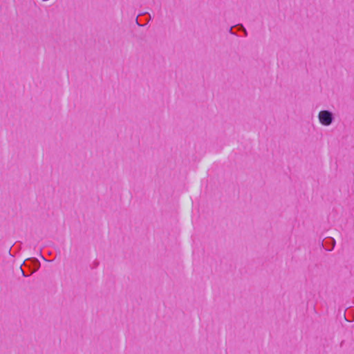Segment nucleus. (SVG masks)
<instances>
[{
    "instance_id": "obj_2",
    "label": "nucleus",
    "mask_w": 354,
    "mask_h": 354,
    "mask_svg": "<svg viewBox=\"0 0 354 354\" xmlns=\"http://www.w3.org/2000/svg\"><path fill=\"white\" fill-rule=\"evenodd\" d=\"M241 28L243 30L245 35L246 36L248 35L246 30L243 26Z\"/></svg>"
},
{
    "instance_id": "obj_1",
    "label": "nucleus",
    "mask_w": 354,
    "mask_h": 354,
    "mask_svg": "<svg viewBox=\"0 0 354 354\" xmlns=\"http://www.w3.org/2000/svg\"><path fill=\"white\" fill-rule=\"evenodd\" d=\"M318 120L323 126H330L334 121L333 113L327 110H323L318 113Z\"/></svg>"
}]
</instances>
